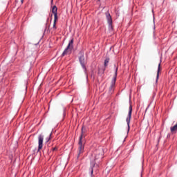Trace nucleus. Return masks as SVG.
I'll list each match as a JSON object with an SVG mask.
<instances>
[{
	"instance_id": "nucleus-9",
	"label": "nucleus",
	"mask_w": 177,
	"mask_h": 177,
	"mask_svg": "<svg viewBox=\"0 0 177 177\" xmlns=\"http://www.w3.org/2000/svg\"><path fill=\"white\" fill-rule=\"evenodd\" d=\"M160 71H161V63H159L157 71V76H156V82L158 81V78L160 77Z\"/></svg>"
},
{
	"instance_id": "nucleus-17",
	"label": "nucleus",
	"mask_w": 177,
	"mask_h": 177,
	"mask_svg": "<svg viewBox=\"0 0 177 177\" xmlns=\"http://www.w3.org/2000/svg\"><path fill=\"white\" fill-rule=\"evenodd\" d=\"M50 135H52V133L50 134Z\"/></svg>"
},
{
	"instance_id": "nucleus-14",
	"label": "nucleus",
	"mask_w": 177,
	"mask_h": 177,
	"mask_svg": "<svg viewBox=\"0 0 177 177\" xmlns=\"http://www.w3.org/2000/svg\"><path fill=\"white\" fill-rule=\"evenodd\" d=\"M55 150H56V147L53 149V151H55Z\"/></svg>"
},
{
	"instance_id": "nucleus-4",
	"label": "nucleus",
	"mask_w": 177,
	"mask_h": 177,
	"mask_svg": "<svg viewBox=\"0 0 177 177\" xmlns=\"http://www.w3.org/2000/svg\"><path fill=\"white\" fill-rule=\"evenodd\" d=\"M105 16L106 17L109 30H113V19L111 18V15H110L109 11L105 13Z\"/></svg>"
},
{
	"instance_id": "nucleus-3",
	"label": "nucleus",
	"mask_w": 177,
	"mask_h": 177,
	"mask_svg": "<svg viewBox=\"0 0 177 177\" xmlns=\"http://www.w3.org/2000/svg\"><path fill=\"white\" fill-rule=\"evenodd\" d=\"M117 71H118V67H116L115 75L112 80L111 86L109 87L110 93H113L114 92V86H115V82L117 81Z\"/></svg>"
},
{
	"instance_id": "nucleus-16",
	"label": "nucleus",
	"mask_w": 177,
	"mask_h": 177,
	"mask_svg": "<svg viewBox=\"0 0 177 177\" xmlns=\"http://www.w3.org/2000/svg\"><path fill=\"white\" fill-rule=\"evenodd\" d=\"M91 174H93V170L91 171Z\"/></svg>"
},
{
	"instance_id": "nucleus-7",
	"label": "nucleus",
	"mask_w": 177,
	"mask_h": 177,
	"mask_svg": "<svg viewBox=\"0 0 177 177\" xmlns=\"http://www.w3.org/2000/svg\"><path fill=\"white\" fill-rule=\"evenodd\" d=\"M79 60L82 68L84 71H86V62L85 61V58H84V55L80 56Z\"/></svg>"
},
{
	"instance_id": "nucleus-11",
	"label": "nucleus",
	"mask_w": 177,
	"mask_h": 177,
	"mask_svg": "<svg viewBox=\"0 0 177 177\" xmlns=\"http://www.w3.org/2000/svg\"><path fill=\"white\" fill-rule=\"evenodd\" d=\"M171 133H176L177 132V124L170 128Z\"/></svg>"
},
{
	"instance_id": "nucleus-10",
	"label": "nucleus",
	"mask_w": 177,
	"mask_h": 177,
	"mask_svg": "<svg viewBox=\"0 0 177 177\" xmlns=\"http://www.w3.org/2000/svg\"><path fill=\"white\" fill-rule=\"evenodd\" d=\"M103 158V153H100V152H97L95 155V160H102Z\"/></svg>"
},
{
	"instance_id": "nucleus-13",
	"label": "nucleus",
	"mask_w": 177,
	"mask_h": 177,
	"mask_svg": "<svg viewBox=\"0 0 177 177\" xmlns=\"http://www.w3.org/2000/svg\"><path fill=\"white\" fill-rule=\"evenodd\" d=\"M110 62V59L109 58H106L104 61V66L107 67V66H109V62Z\"/></svg>"
},
{
	"instance_id": "nucleus-5",
	"label": "nucleus",
	"mask_w": 177,
	"mask_h": 177,
	"mask_svg": "<svg viewBox=\"0 0 177 177\" xmlns=\"http://www.w3.org/2000/svg\"><path fill=\"white\" fill-rule=\"evenodd\" d=\"M132 116V105H130L129 108V114L128 116L126 119V121L127 122V125H128V132H129V124L131 122V117Z\"/></svg>"
},
{
	"instance_id": "nucleus-2",
	"label": "nucleus",
	"mask_w": 177,
	"mask_h": 177,
	"mask_svg": "<svg viewBox=\"0 0 177 177\" xmlns=\"http://www.w3.org/2000/svg\"><path fill=\"white\" fill-rule=\"evenodd\" d=\"M73 44H74V39H72L66 49L64 50L62 56H67V55H71V52L73 51Z\"/></svg>"
},
{
	"instance_id": "nucleus-1",
	"label": "nucleus",
	"mask_w": 177,
	"mask_h": 177,
	"mask_svg": "<svg viewBox=\"0 0 177 177\" xmlns=\"http://www.w3.org/2000/svg\"><path fill=\"white\" fill-rule=\"evenodd\" d=\"M86 132V129L85 127H82V134L79 138V147H78V152H77V157H80L82 153H84V150L85 149V140L84 138H85V133Z\"/></svg>"
},
{
	"instance_id": "nucleus-12",
	"label": "nucleus",
	"mask_w": 177,
	"mask_h": 177,
	"mask_svg": "<svg viewBox=\"0 0 177 177\" xmlns=\"http://www.w3.org/2000/svg\"><path fill=\"white\" fill-rule=\"evenodd\" d=\"M56 21H57V18H54L53 26V28H54V30H56V28H57V27H56Z\"/></svg>"
},
{
	"instance_id": "nucleus-15",
	"label": "nucleus",
	"mask_w": 177,
	"mask_h": 177,
	"mask_svg": "<svg viewBox=\"0 0 177 177\" xmlns=\"http://www.w3.org/2000/svg\"><path fill=\"white\" fill-rule=\"evenodd\" d=\"M49 140H50V138H48V139L47 140V142H49Z\"/></svg>"
},
{
	"instance_id": "nucleus-8",
	"label": "nucleus",
	"mask_w": 177,
	"mask_h": 177,
	"mask_svg": "<svg viewBox=\"0 0 177 177\" xmlns=\"http://www.w3.org/2000/svg\"><path fill=\"white\" fill-rule=\"evenodd\" d=\"M52 13L54 15V18H57V7L56 6H54L52 8Z\"/></svg>"
},
{
	"instance_id": "nucleus-6",
	"label": "nucleus",
	"mask_w": 177,
	"mask_h": 177,
	"mask_svg": "<svg viewBox=\"0 0 177 177\" xmlns=\"http://www.w3.org/2000/svg\"><path fill=\"white\" fill-rule=\"evenodd\" d=\"M38 151L41 150L42 147H44V136L39 135L38 137Z\"/></svg>"
}]
</instances>
